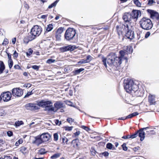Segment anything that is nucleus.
Listing matches in <instances>:
<instances>
[{
  "label": "nucleus",
  "instance_id": "6e6552de",
  "mask_svg": "<svg viewBox=\"0 0 159 159\" xmlns=\"http://www.w3.org/2000/svg\"><path fill=\"white\" fill-rule=\"evenodd\" d=\"M126 30L125 31V36L128 39L130 40L133 39L134 38V32L131 30V26L130 27L128 25L126 27Z\"/></svg>",
  "mask_w": 159,
  "mask_h": 159
},
{
  "label": "nucleus",
  "instance_id": "052dcab7",
  "mask_svg": "<svg viewBox=\"0 0 159 159\" xmlns=\"http://www.w3.org/2000/svg\"><path fill=\"white\" fill-rule=\"evenodd\" d=\"M13 58L14 59L18 57V53L16 51H15L13 54Z\"/></svg>",
  "mask_w": 159,
  "mask_h": 159
},
{
  "label": "nucleus",
  "instance_id": "4d7b16f0",
  "mask_svg": "<svg viewBox=\"0 0 159 159\" xmlns=\"http://www.w3.org/2000/svg\"><path fill=\"white\" fill-rule=\"evenodd\" d=\"M80 132L79 131H76V132L74 133L73 135L72 136L73 137H77L80 134Z\"/></svg>",
  "mask_w": 159,
  "mask_h": 159
},
{
  "label": "nucleus",
  "instance_id": "e2e57ef3",
  "mask_svg": "<svg viewBox=\"0 0 159 159\" xmlns=\"http://www.w3.org/2000/svg\"><path fill=\"white\" fill-rule=\"evenodd\" d=\"M7 135L9 137H11L13 135V133L12 131H8L7 132Z\"/></svg>",
  "mask_w": 159,
  "mask_h": 159
},
{
  "label": "nucleus",
  "instance_id": "13d9d810",
  "mask_svg": "<svg viewBox=\"0 0 159 159\" xmlns=\"http://www.w3.org/2000/svg\"><path fill=\"white\" fill-rule=\"evenodd\" d=\"M4 110L2 109H0V116H4Z\"/></svg>",
  "mask_w": 159,
  "mask_h": 159
},
{
  "label": "nucleus",
  "instance_id": "3c124183",
  "mask_svg": "<svg viewBox=\"0 0 159 159\" xmlns=\"http://www.w3.org/2000/svg\"><path fill=\"white\" fill-rule=\"evenodd\" d=\"M58 134L57 133H55L53 134L54 140L55 141H57L58 140Z\"/></svg>",
  "mask_w": 159,
  "mask_h": 159
},
{
  "label": "nucleus",
  "instance_id": "c03bdc74",
  "mask_svg": "<svg viewBox=\"0 0 159 159\" xmlns=\"http://www.w3.org/2000/svg\"><path fill=\"white\" fill-rule=\"evenodd\" d=\"M66 120L71 125L72 123L74 122V119L68 117L66 119Z\"/></svg>",
  "mask_w": 159,
  "mask_h": 159
},
{
  "label": "nucleus",
  "instance_id": "37998d69",
  "mask_svg": "<svg viewBox=\"0 0 159 159\" xmlns=\"http://www.w3.org/2000/svg\"><path fill=\"white\" fill-rule=\"evenodd\" d=\"M147 5L151 6L152 5L153 3H155L156 2L153 0H148Z\"/></svg>",
  "mask_w": 159,
  "mask_h": 159
},
{
  "label": "nucleus",
  "instance_id": "bf43d9fd",
  "mask_svg": "<svg viewBox=\"0 0 159 159\" xmlns=\"http://www.w3.org/2000/svg\"><path fill=\"white\" fill-rule=\"evenodd\" d=\"M55 60L51 59H49L47 61V63L48 64H51L54 62Z\"/></svg>",
  "mask_w": 159,
  "mask_h": 159
},
{
  "label": "nucleus",
  "instance_id": "680f3d73",
  "mask_svg": "<svg viewBox=\"0 0 159 159\" xmlns=\"http://www.w3.org/2000/svg\"><path fill=\"white\" fill-rule=\"evenodd\" d=\"M14 67L15 69L20 70L21 69V68L20 66L18 64L15 65Z\"/></svg>",
  "mask_w": 159,
  "mask_h": 159
},
{
  "label": "nucleus",
  "instance_id": "0e129e2a",
  "mask_svg": "<svg viewBox=\"0 0 159 159\" xmlns=\"http://www.w3.org/2000/svg\"><path fill=\"white\" fill-rule=\"evenodd\" d=\"M54 121L56 124L57 125H60L61 124V122L60 121L58 120H54Z\"/></svg>",
  "mask_w": 159,
  "mask_h": 159
},
{
  "label": "nucleus",
  "instance_id": "4468645a",
  "mask_svg": "<svg viewBox=\"0 0 159 159\" xmlns=\"http://www.w3.org/2000/svg\"><path fill=\"white\" fill-rule=\"evenodd\" d=\"M39 135L43 143L48 142L51 138V135L48 133H43Z\"/></svg>",
  "mask_w": 159,
  "mask_h": 159
},
{
  "label": "nucleus",
  "instance_id": "473e14b6",
  "mask_svg": "<svg viewBox=\"0 0 159 159\" xmlns=\"http://www.w3.org/2000/svg\"><path fill=\"white\" fill-rule=\"evenodd\" d=\"M20 151L24 154L26 153L27 151V148L24 146H22L20 148Z\"/></svg>",
  "mask_w": 159,
  "mask_h": 159
},
{
  "label": "nucleus",
  "instance_id": "6ab92c4d",
  "mask_svg": "<svg viewBox=\"0 0 159 159\" xmlns=\"http://www.w3.org/2000/svg\"><path fill=\"white\" fill-rule=\"evenodd\" d=\"M28 109L32 111H35L39 110L40 109V107L37 104L34 103H29L28 106Z\"/></svg>",
  "mask_w": 159,
  "mask_h": 159
},
{
  "label": "nucleus",
  "instance_id": "a19ab883",
  "mask_svg": "<svg viewBox=\"0 0 159 159\" xmlns=\"http://www.w3.org/2000/svg\"><path fill=\"white\" fill-rule=\"evenodd\" d=\"M86 63H87V62L85 59H83L78 62L79 65H81L83 64Z\"/></svg>",
  "mask_w": 159,
  "mask_h": 159
},
{
  "label": "nucleus",
  "instance_id": "1a4fd4ad",
  "mask_svg": "<svg viewBox=\"0 0 159 159\" xmlns=\"http://www.w3.org/2000/svg\"><path fill=\"white\" fill-rule=\"evenodd\" d=\"M11 95L9 91L2 92L0 95L1 100H2L4 102H8L11 99Z\"/></svg>",
  "mask_w": 159,
  "mask_h": 159
},
{
  "label": "nucleus",
  "instance_id": "5701e85b",
  "mask_svg": "<svg viewBox=\"0 0 159 159\" xmlns=\"http://www.w3.org/2000/svg\"><path fill=\"white\" fill-rule=\"evenodd\" d=\"M34 39L30 35H29L25 37L23 39V42L24 43L27 44L30 41H31Z\"/></svg>",
  "mask_w": 159,
  "mask_h": 159
},
{
  "label": "nucleus",
  "instance_id": "c9c22d12",
  "mask_svg": "<svg viewBox=\"0 0 159 159\" xmlns=\"http://www.w3.org/2000/svg\"><path fill=\"white\" fill-rule=\"evenodd\" d=\"M0 159H12V157L9 156H4L3 158H0ZM13 159H18L17 157H14Z\"/></svg>",
  "mask_w": 159,
  "mask_h": 159
},
{
  "label": "nucleus",
  "instance_id": "69168bd1",
  "mask_svg": "<svg viewBox=\"0 0 159 159\" xmlns=\"http://www.w3.org/2000/svg\"><path fill=\"white\" fill-rule=\"evenodd\" d=\"M62 141L63 143H66V144H67L68 139L66 137L64 136L62 138Z\"/></svg>",
  "mask_w": 159,
  "mask_h": 159
},
{
  "label": "nucleus",
  "instance_id": "de8ad7c7",
  "mask_svg": "<svg viewBox=\"0 0 159 159\" xmlns=\"http://www.w3.org/2000/svg\"><path fill=\"white\" fill-rule=\"evenodd\" d=\"M138 136V132L136 131L134 134L131 135V139H134L136 138Z\"/></svg>",
  "mask_w": 159,
  "mask_h": 159
},
{
  "label": "nucleus",
  "instance_id": "f3484780",
  "mask_svg": "<svg viewBox=\"0 0 159 159\" xmlns=\"http://www.w3.org/2000/svg\"><path fill=\"white\" fill-rule=\"evenodd\" d=\"M34 140L32 141L33 144L39 146L43 143L40 135L34 137Z\"/></svg>",
  "mask_w": 159,
  "mask_h": 159
},
{
  "label": "nucleus",
  "instance_id": "7c9ffc66",
  "mask_svg": "<svg viewBox=\"0 0 159 159\" xmlns=\"http://www.w3.org/2000/svg\"><path fill=\"white\" fill-rule=\"evenodd\" d=\"M134 4L136 6L140 7H141V3L139 0H133Z\"/></svg>",
  "mask_w": 159,
  "mask_h": 159
},
{
  "label": "nucleus",
  "instance_id": "b1692460",
  "mask_svg": "<svg viewBox=\"0 0 159 159\" xmlns=\"http://www.w3.org/2000/svg\"><path fill=\"white\" fill-rule=\"evenodd\" d=\"M54 106L57 110L64 107L63 103L60 101H57L54 103Z\"/></svg>",
  "mask_w": 159,
  "mask_h": 159
},
{
  "label": "nucleus",
  "instance_id": "f03ea898",
  "mask_svg": "<svg viewBox=\"0 0 159 159\" xmlns=\"http://www.w3.org/2000/svg\"><path fill=\"white\" fill-rule=\"evenodd\" d=\"M119 53L120 56L118 57H117L115 53L109 55L107 62L109 65H113L115 66H118L121 64L123 58L126 60H128L127 57H125L126 53L125 51L121 50L119 51Z\"/></svg>",
  "mask_w": 159,
  "mask_h": 159
},
{
  "label": "nucleus",
  "instance_id": "cd10ccee",
  "mask_svg": "<svg viewBox=\"0 0 159 159\" xmlns=\"http://www.w3.org/2000/svg\"><path fill=\"white\" fill-rule=\"evenodd\" d=\"M106 148L108 149L113 150H116V148L113 147V145L111 143H108L106 145Z\"/></svg>",
  "mask_w": 159,
  "mask_h": 159
},
{
  "label": "nucleus",
  "instance_id": "09e8293b",
  "mask_svg": "<svg viewBox=\"0 0 159 159\" xmlns=\"http://www.w3.org/2000/svg\"><path fill=\"white\" fill-rule=\"evenodd\" d=\"M123 150L125 151H126L128 150V148L126 146V143H124L121 145Z\"/></svg>",
  "mask_w": 159,
  "mask_h": 159
},
{
  "label": "nucleus",
  "instance_id": "e433bc0d",
  "mask_svg": "<svg viewBox=\"0 0 159 159\" xmlns=\"http://www.w3.org/2000/svg\"><path fill=\"white\" fill-rule=\"evenodd\" d=\"M102 60L103 64L106 67H107V65L106 63L107 59L106 57H104L103 56H102Z\"/></svg>",
  "mask_w": 159,
  "mask_h": 159
},
{
  "label": "nucleus",
  "instance_id": "4be33fe9",
  "mask_svg": "<svg viewBox=\"0 0 159 159\" xmlns=\"http://www.w3.org/2000/svg\"><path fill=\"white\" fill-rule=\"evenodd\" d=\"M148 102L150 105H154L156 103L155 96L153 95H149L148 96Z\"/></svg>",
  "mask_w": 159,
  "mask_h": 159
},
{
  "label": "nucleus",
  "instance_id": "9d476101",
  "mask_svg": "<svg viewBox=\"0 0 159 159\" xmlns=\"http://www.w3.org/2000/svg\"><path fill=\"white\" fill-rule=\"evenodd\" d=\"M147 12L150 14V17L153 19L155 20L157 22L159 23V14L154 10L148 9Z\"/></svg>",
  "mask_w": 159,
  "mask_h": 159
},
{
  "label": "nucleus",
  "instance_id": "bb28decb",
  "mask_svg": "<svg viewBox=\"0 0 159 159\" xmlns=\"http://www.w3.org/2000/svg\"><path fill=\"white\" fill-rule=\"evenodd\" d=\"M84 69L83 68H80L79 69L75 70L73 71L72 72L74 75H76L79 74L81 71L84 70Z\"/></svg>",
  "mask_w": 159,
  "mask_h": 159
},
{
  "label": "nucleus",
  "instance_id": "338daca9",
  "mask_svg": "<svg viewBox=\"0 0 159 159\" xmlns=\"http://www.w3.org/2000/svg\"><path fill=\"white\" fill-rule=\"evenodd\" d=\"M140 148L139 146L136 147L134 148H133V150L134 152H136L138 151L140 149Z\"/></svg>",
  "mask_w": 159,
  "mask_h": 159
},
{
  "label": "nucleus",
  "instance_id": "4c0bfd02",
  "mask_svg": "<svg viewBox=\"0 0 159 159\" xmlns=\"http://www.w3.org/2000/svg\"><path fill=\"white\" fill-rule=\"evenodd\" d=\"M23 124L24 122L22 121H17L15 123V125L16 126H19Z\"/></svg>",
  "mask_w": 159,
  "mask_h": 159
},
{
  "label": "nucleus",
  "instance_id": "8fccbe9b",
  "mask_svg": "<svg viewBox=\"0 0 159 159\" xmlns=\"http://www.w3.org/2000/svg\"><path fill=\"white\" fill-rule=\"evenodd\" d=\"M73 126H66L64 127V129L66 131H70L72 130V128H73Z\"/></svg>",
  "mask_w": 159,
  "mask_h": 159
},
{
  "label": "nucleus",
  "instance_id": "dca6fc26",
  "mask_svg": "<svg viewBox=\"0 0 159 159\" xmlns=\"http://www.w3.org/2000/svg\"><path fill=\"white\" fill-rule=\"evenodd\" d=\"M122 18L125 22H129L133 19L131 14L129 12H125Z\"/></svg>",
  "mask_w": 159,
  "mask_h": 159
},
{
  "label": "nucleus",
  "instance_id": "49530a36",
  "mask_svg": "<svg viewBox=\"0 0 159 159\" xmlns=\"http://www.w3.org/2000/svg\"><path fill=\"white\" fill-rule=\"evenodd\" d=\"M9 41L8 39L6 38H5L2 44L3 46H6L7 45Z\"/></svg>",
  "mask_w": 159,
  "mask_h": 159
},
{
  "label": "nucleus",
  "instance_id": "7ed1b4c3",
  "mask_svg": "<svg viewBox=\"0 0 159 159\" xmlns=\"http://www.w3.org/2000/svg\"><path fill=\"white\" fill-rule=\"evenodd\" d=\"M140 27L143 29L149 30L151 29L153 26L151 20L146 17H143L139 21Z\"/></svg>",
  "mask_w": 159,
  "mask_h": 159
},
{
  "label": "nucleus",
  "instance_id": "a878e982",
  "mask_svg": "<svg viewBox=\"0 0 159 159\" xmlns=\"http://www.w3.org/2000/svg\"><path fill=\"white\" fill-rule=\"evenodd\" d=\"M5 69V66L3 62L0 61V74L3 73Z\"/></svg>",
  "mask_w": 159,
  "mask_h": 159
},
{
  "label": "nucleus",
  "instance_id": "f704fd0d",
  "mask_svg": "<svg viewBox=\"0 0 159 159\" xmlns=\"http://www.w3.org/2000/svg\"><path fill=\"white\" fill-rule=\"evenodd\" d=\"M58 1L59 0H56L54 2L52 3L50 5H49L48 8H51L54 7H55Z\"/></svg>",
  "mask_w": 159,
  "mask_h": 159
},
{
  "label": "nucleus",
  "instance_id": "f8f14e48",
  "mask_svg": "<svg viewBox=\"0 0 159 159\" xmlns=\"http://www.w3.org/2000/svg\"><path fill=\"white\" fill-rule=\"evenodd\" d=\"M77 48V47L75 45H70L61 48L60 50L61 52H64L67 51L72 52Z\"/></svg>",
  "mask_w": 159,
  "mask_h": 159
},
{
  "label": "nucleus",
  "instance_id": "20e7f679",
  "mask_svg": "<svg viewBox=\"0 0 159 159\" xmlns=\"http://www.w3.org/2000/svg\"><path fill=\"white\" fill-rule=\"evenodd\" d=\"M37 105L40 107H45L46 110L48 111H54L55 108L52 107V103L51 101H45L44 100L36 101Z\"/></svg>",
  "mask_w": 159,
  "mask_h": 159
},
{
  "label": "nucleus",
  "instance_id": "39448f33",
  "mask_svg": "<svg viewBox=\"0 0 159 159\" xmlns=\"http://www.w3.org/2000/svg\"><path fill=\"white\" fill-rule=\"evenodd\" d=\"M76 33V30L75 29L69 28L65 32L64 38L67 41L73 40L75 39Z\"/></svg>",
  "mask_w": 159,
  "mask_h": 159
},
{
  "label": "nucleus",
  "instance_id": "ddd939ff",
  "mask_svg": "<svg viewBox=\"0 0 159 159\" xmlns=\"http://www.w3.org/2000/svg\"><path fill=\"white\" fill-rule=\"evenodd\" d=\"M132 19L136 21L139 16H141V11L140 10L133 9L130 13Z\"/></svg>",
  "mask_w": 159,
  "mask_h": 159
},
{
  "label": "nucleus",
  "instance_id": "5fc2aeb1",
  "mask_svg": "<svg viewBox=\"0 0 159 159\" xmlns=\"http://www.w3.org/2000/svg\"><path fill=\"white\" fill-rule=\"evenodd\" d=\"M81 128L87 132H89L90 130V129L87 126H86L84 125L81 126Z\"/></svg>",
  "mask_w": 159,
  "mask_h": 159
},
{
  "label": "nucleus",
  "instance_id": "2f4dec72",
  "mask_svg": "<svg viewBox=\"0 0 159 159\" xmlns=\"http://www.w3.org/2000/svg\"><path fill=\"white\" fill-rule=\"evenodd\" d=\"M53 28V25L52 24H49L47 26L46 30L47 32L51 31Z\"/></svg>",
  "mask_w": 159,
  "mask_h": 159
},
{
  "label": "nucleus",
  "instance_id": "393cba45",
  "mask_svg": "<svg viewBox=\"0 0 159 159\" xmlns=\"http://www.w3.org/2000/svg\"><path fill=\"white\" fill-rule=\"evenodd\" d=\"M124 51L126 53V55L128 54L127 52L129 53H131L133 52V49L132 46H127L126 47L125 50Z\"/></svg>",
  "mask_w": 159,
  "mask_h": 159
},
{
  "label": "nucleus",
  "instance_id": "c756f323",
  "mask_svg": "<svg viewBox=\"0 0 159 159\" xmlns=\"http://www.w3.org/2000/svg\"><path fill=\"white\" fill-rule=\"evenodd\" d=\"M147 134L149 136L156 134V132L153 130H151L147 131Z\"/></svg>",
  "mask_w": 159,
  "mask_h": 159
},
{
  "label": "nucleus",
  "instance_id": "aec40b11",
  "mask_svg": "<svg viewBox=\"0 0 159 159\" xmlns=\"http://www.w3.org/2000/svg\"><path fill=\"white\" fill-rule=\"evenodd\" d=\"M138 115L139 113L138 112H134L132 114H130L126 117H122L121 118H119L118 119V120H124L127 119L131 118Z\"/></svg>",
  "mask_w": 159,
  "mask_h": 159
},
{
  "label": "nucleus",
  "instance_id": "423d86ee",
  "mask_svg": "<svg viewBox=\"0 0 159 159\" xmlns=\"http://www.w3.org/2000/svg\"><path fill=\"white\" fill-rule=\"evenodd\" d=\"M42 31V29L40 26L34 25L31 30L30 35L35 39L41 34Z\"/></svg>",
  "mask_w": 159,
  "mask_h": 159
},
{
  "label": "nucleus",
  "instance_id": "774afa93",
  "mask_svg": "<svg viewBox=\"0 0 159 159\" xmlns=\"http://www.w3.org/2000/svg\"><path fill=\"white\" fill-rule=\"evenodd\" d=\"M109 153L107 152H105L102 153V155L104 157L108 156L109 155Z\"/></svg>",
  "mask_w": 159,
  "mask_h": 159
},
{
  "label": "nucleus",
  "instance_id": "ea45409f",
  "mask_svg": "<svg viewBox=\"0 0 159 159\" xmlns=\"http://www.w3.org/2000/svg\"><path fill=\"white\" fill-rule=\"evenodd\" d=\"M23 142V140L21 138L16 142L15 145L16 146H18L20 144L22 143Z\"/></svg>",
  "mask_w": 159,
  "mask_h": 159
},
{
  "label": "nucleus",
  "instance_id": "6e6d98bb",
  "mask_svg": "<svg viewBox=\"0 0 159 159\" xmlns=\"http://www.w3.org/2000/svg\"><path fill=\"white\" fill-rule=\"evenodd\" d=\"M40 66H38L36 65H33L32 66V67L33 69H34L35 70H36L37 71H38L39 70Z\"/></svg>",
  "mask_w": 159,
  "mask_h": 159
},
{
  "label": "nucleus",
  "instance_id": "412c9836",
  "mask_svg": "<svg viewBox=\"0 0 159 159\" xmlns=\"http://www.w3.org/2000/svg\"><path fill=\"white\" fill-rule=\"evenodd\" d=\"M71 143L73 145V147L76 148H79L80 144L78 139L73 140L71 142Z\"/></svg>",
  "mask_w": 159,
  "mask_h": 159
},
{
  "label": "nucleus",
  "instance_id": "79ce46f5",
  "mask_svg": "<svg viewBox=\"0 0 159 159\" xmlns=\"http://www.w3.org/2000/svg\"><path fill=\"white\" fill-rule=\"evenodd\" d=\"M33 52V51L31 48L29 49L28 51L26 52L27 56V57L30 56L31 54H32Z\"/></svg>",
  "mask_w": 159,
  "mask_h": 159
},
{
  "label": "nucleus",
  "instance_id": "603ef678",
  "mask_svg": "<svg viewBox=\"0 0 159 159\" xmlns=\"http://www.w3.org/2000/svg\"><path fill=\"white\" fill-rule=\"evenodd\" d=\"M90 152L91 154L93 156H94L96 154V151L95 150L94 148L93 147L91 148Z\"/></svg>",
  "mask_w": 159,
  "mask_h": 159
},
{
  "label": "nucleus",
  "instance_id": "0eeeda50",
  "mask_svg": "<svg viewBox=\"0 0 159 159\" xmlns=\"http://www.w3.org/2000/svg\"><path fill=\"white\" fill-rule=\"evenodd\" d=\"M127 25H120L116 27V30L119 36L122 37L124 35L126 30Z\"/></svg>",
  "mask_w": 159,
  "mask_h": 159
},
{
  "label": "nucleus",
  "instance_id": "72a5a7b5",
  "mask_svg": "<svg viewBox=\"0 0 159 159\" xmlns=\"http://www.w3.org/2000/svg\"><path fill=\"white\" fill-rule=\"evenodd\" d=\"M47 152L45 149L43 148H41L39 150V153L40 155L44 154Z\"/></svg>",
  "mask_w": 159,
  "mask_h": 159
},
{
  "label": "nucleus",
  "instance_id": "864d4df0",
  "mask_svg": "<svg viewBox=\"0 0 159 159\" xmlns=\"http://www.w3.org/2000/svg\"><path fill=\"white\" fill-rule=\"evenodd\" d=\"M33 93V90H32L30 92H28L25 95L24 98H28V97L30 96Z\"/></svg>",
  "mask_w": 159,
  "mask_h": 159
},
{
  "label": "nucleus",
  "instance_id": "58836bf2",
  "mask_svg": "<svg viewBox=\"0 0 159 159\" xmlns=\"http://www.w3.org/2000/svg\"><path fill=\"white\" fill-rule=\"evenodd\" d=\"M93 59V57L90 55H88L86 57V60L87 63L89 62Z\"/></svg>",
  "mask_w": 159,
  "mask_h": 159
},
{
  "label": "nucleus",
  "instance_id": "c85d7f7f",
  "mask_svg": "<svg viewBox=\"0 0 159 159\" xmlns=\"http://www.w3.org/2000/svg\"><path fill=\"white\" fill-rule=\"evenodd\" d=\"M61 153H57L52 155L51 157V159H55L57 158L60 157Z\"/></svg>",
  "mask_w": 159,
  "mask_h": 159
},
{
  "label": "nucleus",
  "instance_id": "9b49d317",
  "mask_svg": "<svg viewBox=\"0 0 159 159\" xmlns=\"http://www.w3.org/2000/svg\"><path fill=\"white\" fill-rule=\"evenodd\" d=\"M23 90L19 88H14L12 90V95L15 97H20L23 94Z\"/></svg>",
  "mask_w": 159,
  "mask_h": 159
},
{
  "label": "nucleus",
  "instance_id": "2eb2a0df",
  "mask_svg": "<svg viewBox=\"0 0 159 159\" xmlns=\"http://www.w3.org/2000/svg\"><path fill=\"white\" fill-rule=\"evenodd\" d=\"M149 128V127L142 128L137 131V132H138V135L140 137L141 141H143L145 138V133L143 130H146Z\"/></svg>",
  "mask_w": 159,
  "mask_h": 159
},
{
  "label": "nucleus",
  "instance_id": "a211bd4d",
  "mask_svg": "<svg viewBox=\"0 0 159 159\" xmlns=\"http://www.w3.org/2000/svg\"><path fill=\"white\" fill-rule=\"evenodd\" d=\"M64 30V27H60L57 30L55 34V38L57 40H59L60 39L61 36V34L63 33Z\"/></svg>",
  "mask_w": 159,
  "mask_h": 159
},
{
  "label": "nucleus",
  "instance_id": "a18cd8bd",
  "mask_svg": "<svg viewBox=\"0 0 159 159\" xmlns=\"http://www.w3.org/2000/svg\"><path fill=\"white\" fill-rule=\"evenodd\" d=\"M8 65L9 68L11 69L12 68L13 65V61L12 60H8Z\"/></svg>",
  "mask_w": 159,
  "mask_h": 159
},
{
  "label": "nucleus",
  "instance_id": "f257e3e1",
  "mask_svg": "<svg viewBox=\"0 0 159 159\" xmlns=\"http://www.w3.org/2000/svg\"><path fill=\"white\" fill-rule=\"evenodd\" d=\"M124 88L126 91L134 97L143 96L144 91L142 88H139L134 81L127 79L124 82Z\"/></svg>",
  "mask_w": 159,
  "mask_h": 159
}]
</instances>
